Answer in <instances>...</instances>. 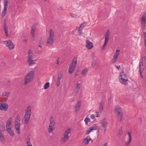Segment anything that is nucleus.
I'll use <instances>...</instances> for the list:
<instances>
[{"instance_id": "1", "label": "nucleus", "mask_w": 146, "mask_h": 146, "mask_svg": "<svg viewBox=\"0 0 146 146\" xmlns=\"http://www.w3.org/2000/svg\"><path fill=\"white\" fill-rule=\"evenodd\" d=\"M34 75V71H31L29 72L25 77V84H27L31 83L33 79Z\"/></svg>"}, {"instance_id": "2", "label": "nucleus", "mask_w": 146, "mask_h": 146, "mask_svg": "<svg viewBox=\"0 0 146 146\" xmlns=\"http://www.w3.org/2000/svg\"><path fill=\"white\" fill-rule=\"evenodd\" d=\"M12 119L10 117L7 121L6 128L8 133L11 136L13 137L14 135L13 130L11 129V123Z\"/></svg>"}, {"instance_id": "3", "label": "nucleus", "mask_w": 146, "mask_h": 146, "mask_svg": "<svg viewBox=\"0 0 146 146\" xmlns=\"http://www.w3.org/2000/svg\"><path fill=\"white\" fill-rule=\"evenodd\" d=\"M120 77L119 80L120 83L122 84H127L128 81V79L127 76L124 72H120Z\"/></svg>"}, {"instance_id": "4", "label": "nucleus", "mask_w": 146, "mask_h": 146, "mask_svg": "<svg viewBox=\"0 0 146 146\" xmlns=\"http://www.w3.org/2000/svg\"><path fill=\"white\" fill-rule=\"evenodd\" d=\"M77 63V58L75 57L74 58L69 68V73L72 74L74 71Z\"/></svg>"}, {"instance_id": "5", "label": "nucleus", "mask_w": 146, "mask_h": 146, "mask_svg": "<svg viewBox=\"0 0 146 146\" xmlns=\"http://www.w3.org/2000/svg\"><path fill=\"white\" fill-rule=\"evenodd\" d=\"M21 127L20 117L19 115H18L16 117L15 121V127L17 132L19 134L21 133L20 128Z\"/></svg>"}, {"instance_id": "6", "label": "nucleus", "mask_w": 146, "mask_h": 146, "mask_svg": "<svg viewBox=\"0 0 146 146\" xmlns=\"http://www.w3.org/2000/svg\"><path fill=\"white\" fill-rule=\"evenodd\" d=\"M28 54L27 62H29V66H31L35 64V62H34V60H33V52L31 49L29 50Z\"/></svg>"}, {"instance_id": "7", "label": "nucleus", "mask_w": 146, "mask_h": 146, "mask_svg": "<svg viewBox=\"0 0 146 146\" xmlns=\"http://www.w3.org/2000/svg\"><path fill=\"white\" fill-rule=\"evenodd\" d=\"M71 131V129L70 128L67 129L65 130L64 133V137L61 139L62 142H65L68 139L69 137V135Z\"/></svg>"}, {"instance_id": "8", "label": "nucleus", "mask_w": 146, "mask_h": 146, "mask_svg": "<svg viewBox=\"0 0 146 146\" xmlns=\"http://www.w3.org/2000/svg\"><path fill=\"white\" fill-rule=\"evenodd\" d=\"M115 112L119 117V120L120 122H121L122 120L123 116L121 108L119 106H116L115 108Z\"/></svg>"}, {"instance_id": "9", "label": "nucleus", "mask_w": 146, "mask_h": 146, "mask_svg": "<svg viewBox=\"0 0 146 146\" xmlns=\"http://www.w3.org/2000/svg\"><path fill=\"white\" fill-rule=\"evenodd\" d=\"M8 4V0H4V8L2 13V18H3L7 14Z\"/></svg>"}, {"instance_id": "10", "label": "nucleus", "mask_w": 146, "mask_h": 146, "mask_svg": "<svg viewBox=\"0 0 146 146\" xmlns=\"http://www.w3.org/2000/svg\"><path fill=\"white\" fill-rule=\"evenodd\" d=\"M49 33V36L47 40V43L48 44H50L54 42L53 38L54 37V33L52 29L50 30Z\"/></svg>"}, {"instance_id": "11", "label": "nucleus", "mask_w": 146, "mask_h": 146, "mask_svg": "<svg viewBox=\"0 0 146 146\" xmlns=\"http://www.w3.org/2000/svg\"><path fill=\"white\" fill-rule=\"evenodd\" d=\"M3 42L10 50H13L15 47L14 44L11 40L4 41Z\"/></svg>"}, {"instance_id": "12", "label": "nucleus", "mask_w": 146, "mask_h": 146, "mask_svg": "<svg viewBox=\"0 0 146 146\" xmlns=\"http://www.w3.org/2000/svg\"><path fill=\"white\" fill-rule=\"evenodd\" d=\"M145 60L146 59L145 57H144L140 60V62L139 64V72H141V71L142 72L143 70H144Z\"/></svg>"}, {"instance_id": "13", "label": "nucleus", "mask_w": 146, "mask_h": 146, "mask_svg": "<svg viewBox=\"0 0 146 146\" xmlns=\"http://www.w3.org/2000/svg\"><path fill=\"white\" fill-rule=\"evenodd\" d=\"M8 107V105L5 102H0V112L2 111H6Z\"/></svg>"}, {"instance_id": "14", "label": "nucleus", "mask_w": 146, "mask_h": 146, "mask_svg": "<svg viewBox=\"0 0 146 146\" xmlns=\"http://www.w3.org/2000/svg\"><path fill=\"white\" fill-rule=\"evenodd\" d=\"M100 123L102 126L104 128V130H106L108 127V123L106 118H103L100 121Z\"/></svg>"}, {"instance_id": "15", "label": "nucleus", "mask_w": 146, "mask_h": 146, "mask_svg": "<svg viewBox=\"0 0 146 146\" xmlns=\"http://www.w3.org/2000/svg\"><path fill=\"white\" fill-rule=\"evenodd\" d=\"M141 23L143 27H145L146 23V13L144 12L141 20Z\"/></svg>"}, {"instance_id": "16", "label": "nucleus", "mask_w": 146, "mask_h": 146, "mask_svg": "<svg viewBox=\"0 0 146 146\" xmlns=\"http://www.w3.org/2000/svg\"><path fill=\"white\" fill-rule=\"evenodd\" d=\"M31 114L25 113L24 115L25 123L27 124L29 123V121L30 119Z\"/></svg>"}, {"instance_id": "17", "label": "nucleus", "mask_w": 146, "mask_h": 146, "mask_svg": "<svg viewBox=\"0 0 146 146\" xmlns=\"http://www.w3.org/2000/svg\"><path fill=\"white\" fill-rule=\"evenodd\" d=\"M63 76L61 73H60L58 75V77L56 81V85L58 86H59L60 84V81L63 78Z\"/></svg>"}, {"instance_id": "18", "label": "nucleus", "mask_w": 146, "mask_h": 146, "mask_svg": "<svg viewBox=\"0 0 146 146\" xmlns=\"http://www.w3.org/2000/svg\"><path fill=\"white\" fill-rule=\"evenodd\" d=\"M86 47L88 49H91L93 47V43L90 41L88 40L86 41Z\"/></svg>"}, {"instance_id": "19", "label": "nucleus", "mask_w": 146, "mask_h": 146, "mask_svg": "<svg viewBox=\"0 0 146 146\" xmlns=\"http://www.w3.org/2000/svg\"><path fill=\"white\" fill-rule=\"evenodd\" d=\"M99 127L97 126H94L88 129L86 132V134H89L90 133L94 130H97L98 129Z\"/></svg>"}, {"instance_id": "20", "label": "nucleus", "mask_w": 146, "mask_h": 146, "mask_svg": "<svg viewBox=\"0 0 146 146\" xmlns=\"http://www.w3.org/2000/svg\"><path fill=\"white\" fill-rule=\"evenodd\" d=\"M127 133L129 137V139L128 140L127 142H126L125 143L126 146H129L131 140V132L128 131Z\"/></svg>"}, {"instance_id": "21", "label": "nucleus", "mask_w": 146, "mask_h": 146, "mask_svg": "<svg viewBox=\"0 0 146 146\" xmlns=\"http://www.w3.org/2000/svg\"><path fill=\"white\" fill-rule=\"evenodd\" d=\"M36 27L35 26H33L31 29V33L32 36L33 38H35V32L36 29Z\"/></svg>"}, {"instance_id": "22", "label": "nucleus", "mask_w": 146, "mask_h": 146, "mask_svg": "<svg viewBox=\"0 0 146 146\" xmlns=\"http://www.w3.org/2000/svg\"><path fill=\"white\" fill-rule=\"evenodd\" d=\"M31 107L30 106H28L26 110L25 113L31 114Z\"/></svg>"}, {"instance_id": "23", "label": "nucleus", "mask_w": 146, "mask_h": 146, "mask_svg": "<svg viewBox=\"0 0 146 146\" xmlns=\"http://www.w3.org/2000/svg\"><path fill=\"white\" fill-rule=\"evenodd\" d=\"M50 124L49 125L53 126H54L55 125V122L53 119V117H51L50 121Z\"/></svg>"}, {"instance_id": "24", "label": "nucleus", "mask_w": 146, "mask_h": 146, "mask_svg": "<svg viewBox=\"0 0 146 146\" xmlns=\"http://www.w3.org/2000/svg\"><path fill=\"white\" fill-rule=\"evenodd\" d=\"M110 32L109 30H108L105 35V41L108 42L109 40V36Z\"/></svg>"}, {"instance_id": "25", "label": "nucleus", "mask_w": 146, "mask_h": 146, "mask_svg": "<svg viewBox=\"0 0 146 146\" xmlns=\"http://www.w3.org/2000/svg\"><path fill=\"white\" fill-rule=\"evenodd\" d=\"M90 138L89 136H87L86 139H84V143L85 145L88 144L90 140Z\"/></svg>"}, {"instance_id": "26", "label": "nucleus", "mask_w": 146, "mask_h": 146, "mask_svg": "<svg viewBox=\"0 0 146 146\" xmlns=\"http://www.w3.org/2000/svg\"><path fill=\"white\" fill-rule=\"evenodd\" d=\"M26 143L27 146H33L30 142V136H28L26 139Z\"/></svg>"}, {"instance_id": "27", "label": "nucleus", "mask_w": 146, "mask_h": 146, "mask_svg": "<svg viewBox=\"0 0 146 146\" xmlns=\"http://www.w3.org/2000/svg\"><path fill=\"white\" fill-rule=\"evenodd\" d=\"M4 30L6 34V35L7 36H8V27L7 26L6 23H4Z\"/></svg>"}, {"instance_id": "28", "label": "nucleus", "mask_w": 146, "mask_h": 146, "mask_svg": "<svg viewBox=\"0 0 146 146\" xmlns=\"http://www.w3.org/2000/svg\"><path fill=\"white\" fill-rule=\"evenodd\" d=\"M10 94L9 92H5L2 93V96L5 98H7Z\"/></svg>"}, {"instance_id": "29", "label": "nucleus", "mask_w": 146, "mask_h": 146, "mask_svg": "<svg viewBox=\"0 0 146 146\" xmlns=\"http://www.w3.org/2000/svg\"><path fill=\"white\" fill-rule=\"evenodd\" d=\"M81 102H79L77 103V104L76 106V111H78L80 109V106L81 105Z\"/></svg>"}, {"instance_id": "30", "label": "nucleus", "mask_w": 146, "mask_h": 146, "mask_svg": "<svg viewBox=\"0 0 146 146\" xmlns=\"http://www.w3.org/2000/svg\"><path fill=\"white\" fill-rule=\"evenodd\" d=\"M80 88V84L79 83L77 84L76 86V89L75 91V92L77 93L79 91Z\"/></svg>"}, {"instance_id": "31", "label": "nucleus", "mask_w": 146, "mask_h": 146, "mask_svg": "<svg viewBox=\"0 0 146 146\" xmlns=\"http://www.w3.org/2000/svg\"><path fill=\"white\" fill-rule=\"evenodd\" d=\"M4 139L5 137L2 133H0V140L2 143L4 142Z\"/></svg>"}, {"instance_id": "32", "label": "nucleus", "mask_w": 146, "mask_h": 146, "mask_svg": "<svg viewBox=\"0 0 146 146\" xmlns=\"http://www.w3.org/2000/svg\"><path fill=\"white\" fill-rule=\"evenodd\" d=\"M55 129L54 126L49 125L48 128V131L49 133H51Z\"/></svg>"}, {"instance_id": "33", "label": "nucleus", "mask_w": 146, "mask_h": 146, "mask_svg": "<svg viewBox=\"0 0 146 146\" xmlns=\"http://www.w3.org/2000/svg\"><path fill=\"white\" fill-rule=\"evenodd\" d=\"M120 50H117L115 52V53L114 56V57L117 58L119 54Z\"/></svg>"}, {"instance_id": "34", "label": "nucleus", "mask_w": 146, "mask_h": 146, "mask_svg": "<svg viewBox=\"0 0 146 146\" xmlns=\"http://www.w3.org/2000/svg\"><path fill=\"white\" fill-rule=\"evenodd\" d=\"M49 86L50 83L49 82H47L44 85V88L45 90L47 89L49 87Z\"/></svg>"}, {"instance_id": "35", "label": "nucleus", "mask_w": 146, "mask_h": 146, "mask_svg": "<svg viewBox=\"0 0 146 146\" xmlns=\"http://www.w3.org/2000/svg\"><path fill=\"white\" fill-rule=\"evenodd\" d=\"M104 105L103 103H101L100 104V107L99 108V110L100 111H102L103 110Z\"/></svg>"}, {"instance_id": "36", "label": "nucleus", "mask_w": 146, "mask_h": 146, "mask_svg": "<svg viewBox=\"0 0 146 146\" xmlns=\"http://www.w3.org/2000/svg\"><path fill=\"white\" fill-rule=\"evenodd\" d=\"M88 72V70L86 69H84L83 70L82 72V74L83 76L86 75Z\"/></svg>"}, {"instance_id": "37", "label": "nucleus", "mask_w": 146, "mask_h": 146, "mask_svg": "<svg viewBox=\"0 0 146 146\" xmlns=\"http://www.w3.org/2000/svg\"><path fill=\"white\" fill-rule=\"evenodd\" d=\"M43 44V40H40L38 43V46L39 47H40L41 48H42V46Z\"/></svg>"}, {"instance_id": "38", "label": "nucleus", "mask_w": 146, "mask_h": 146, "mask_svg": "<svg viewBox=\"0 0 146 146\" xmlns=\"http://www.w3.org/2000/svg\"><path fill=\"white\" fill-rule=\"evenodd\" d=\"M82 29H80L79 28V29L78 30V33L79 35L81 36L82 35L83 33L82 31Z\"/></svg>"}, {"instance_id": "39", "label": "nucleus", "mask_w": 146, "mask_h": 146, "mask_svg": "<svg viewBox=\"0 0 146 146\" xmlns=\"http://www.w3.org/2000/svg\"><path fill=\"white\" fill-rule=\"evenodd\" d=\"M84 121L85 122V124L86 125H87L88 123L90 121V119L86 117L84 120Z\"/></svg>"}, {"instance_id": "40", "label": "nucleus", "mask_w": 146, "mask_h": 146, "mask_svg": "<svg viewBox=\"0 0 146 146\" xmlns=\"http://www.w3.org/2000/svg\"><path fill=\"white\" fill-rule=\"evenodd\" d=\"M108 42V41H105L104 43L102 48V49L103 50H104L105 49V47L106 46Z\"/></svg>"}, {"instance_id": "41", "label": "nucleus", "mask_w": 146, "mask_h": 146, "mask_svg": "<svg viewBox=\"0 0 146 146\" xmlns=\"http://www.w3.org/2000/svg\"><path fill=\"white\" fill-rule=\"evenodd\" d=\"M117 59V58L113 57V58L111 61L112 63H114L116 61Z\"/></svg>"}, {"instance_id": "42", "label": "nucleus", "mask_w": 146, "mask_h": 146, "mask_svg": "<svg viewBox=\"0 0 146 146\" xmlns=\"http://www.w3.org/2000/svg\"><path fill=\"white\" fill-rule=\"evenodd\" d=\"M96 64V62L95 61H93L92 62V67H94Z\"/></svg>"}, {"instance_id": "43", "label": "nucleus", "mask_w": 146, "mask_h": 146, "mask_svg": "<svg viewBox=\"0 0 146 146\" xmlns=\"http://www.w3.org/2000/svg\"><path fill=\"white\" fill-rule=\"evenodd\" d=\"M122 131L121 129L119 130V133L118 134L119 136H120L122 134Z\"/></svg>"}, {"instance_id": "44", "label": "nucleus", "mask_w": 146, "mask_h": 146, "mask_svg": "<svg viewBox=\"0 0 146 146\" xmlns=\"http://www.w3.org/2000/svg\"><path fill=\"white\" fill-rule=\"evenodd\" d=\"M90 117L92 119H94L95 118V116L94 114H91L90 116Z\"/></svg>"}, {"instance_id": "45", "label": "nucleus", "mask_w": 146, "mask_h": 146, "mask_svg": "<svg viewBox=\"0 0 146 146\" xmlns=\"http://www.w3.org/2000/svg\"><path fill=\"white\" fill-rule=\"evenodd\" d=\"M84 24H84V23H82L81 25L80 26V27L79 29H80V28H81L82 27H84Z\"/></svg>"}, {"instance_id": "46", "label": "nucleus", "mask_w": 146, "mask_h": 146, "mask_svg": "<svg viewBox=\"0 0 146 146\" xmlns=\"http://www.w3.org/2000/svg\"><path fill=\"white\" fill-rule=\"evenodd\" d=\"M96 117H100V116L98 114L99 112L96 111Z\"/></svg>"}, {"instance_id": "47", "label": "nucleus", "mask_w": 146, "mask_h": 146, "mask_svg": "<svg viewBox=\"0 0 146 146\" xmlns=\"http://www.w3.org/2000/svg\"><path fill=\"white\" fill-rule=\"evenodd\" d=\"M143 70H142V72H141H141H140V74H141V77H142V78H143V75H142V73L143 72Z\"/></svg>"}, {"instance_id": "48", "label": "nucleus", "mask_w": 146, "mask_h": 146, "mask_svg": "<svg viewBox=\"0 0 146 146\" xmlns=\"http://www.w3.org/2000/svg\"><path fill=\"white\" fill-rule=\"evenodd\" d=\"M70 15L72 17H74V16L73 15V14L72 13H70Z\"/></svg>"}, {"instance_id": "49", "label": "nucleus", "mask_w": 146, "mask_h": 146, "mask_svg": "<svg viewBox=\"0 0 146 146\" xmlns=\"http://www.w3.org/2000/svg\"><path fill=\"white\" fill-rule=\"evenodd\" d=\"M60 63V61L59 60V59H58L57 60V62H56V64H59Z\"/></svg>"}, {"instance_id": "50", "label": "nucleus", "mask_w": 146, "mask_h": 146, "mask_svg": "<svg viewBox=\"0 0 146 146\" xmlns=\"http://www.w3.org/2000/svg\"><path fill=\"white\" fill-rule=\"evenodd\" d=\"M116 67L118 69V70H119V68H120V66H116Z\"/></svg>"}, {"instance_id": "51", "label": "nucleus", "mask_w": 146, "mask_h": 146, "mask_svg": "<svg viewBox=\"0 0 146 146\" xmlns=\"http://www.w3.org/2000/svg\"><path fill=\"white\" fill-rule=\"evenodd\" d=\"M108 145V143H106L104 144V145L103 146H107Z\"/></svg>"}, {"instance_id": "52", "label": "nucleus", "mask_w": 146, "mask_h": 146, "mask_svg": "<svg viewBox=\"0 0 146 146\" xmlns=\"http://www.w3.org/2000/svg\"><path fill=\"white\" fill-rule=\"evenodd\" d=\"M45 1H47V0H44Z\"/></svg>"}]
</instances>
